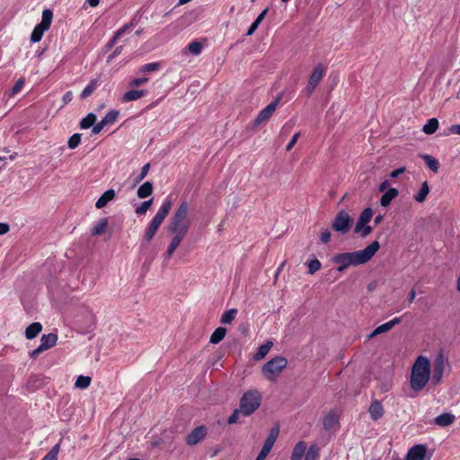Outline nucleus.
I'll return each instance as SVG.
<instances>
[{"instance_id": "f257e3e1", "label": "nucleus", "mask_w": 460, "mask_h": 460, "mask_svg": "<svg viewBox=\"0 0 460 460\" xmlns=\"http://www.w3.org/2000/svg\"><path fill=\"white\" fill-rule=\"evenodd\" d=\"M379 248V242L374 241L363 250L335 254L332 261L339 265L337 270L341 272L351 265L358 266L367 263L374 257Z\"/></svg>"}, {"instance_id": "f03ea898", "label": "nucleus", "mask_w": 460, "mask_h": 460, "mask_svg": "<svg viewBox=\"0 0 460 460\" xmlns=\"http://www.w3.org/2000/svg\"><path fill=\"white\" fill-rule=\"evenodd\" d=\"M430 378V362L428 358L419 356L411 367L410 385L412 391H422Z\"/></svg>"}, {"instance_id": "7ed1b4c3", "label": "nucleus", "mask_w": 460, "mask_h": 460, "mask_svg": "<svg viewBox=\"0 0 460 460\" xmlns=\"http://www.w3.org/2000/svg\"><path fill=\"white\" fill-rule=\"evenodd\" d=\"M172 198L168 196L163 201V204L161 205L158 211L156 212L155 217L152 218L147 228L146 229L144 238L146 242H150L154 238L157 230L159 229L162 223L164 222V218L169 214V212L172 208Z\"/></svg>"}, {"instance_id": "20e7f679", "label": "nucleus", "mask_w": 460, "mask_h": 460, "mask_svg": "<svg viewBox=\"0 0 460 460\" xmlns=\"http://www.w3.org/2000/svg\"><path fill=\"white\" fill-rule=\"evenodd\" d=\"M189 213V204L187 201H182L179 208L174 212L173 216L171 218L170 224L168 225V232L174 233V231H181L184 227H186V232H188L190 226V221L188 218Z\"/></svg>"}, {"instance_id": "39448f33", "label": "nucleus", "mask_w": 460, "mask_h": 460, "mask_svg": "<svg viewBox=\"0 0 460 460\" xmlns=\"http://www.w3.org/2000/svg\"><path fill=\"white\" fill-rule=\"evenodd\" d=\"M261 395L257 390L245 392L240 399L241 414L248 417L252 415L261 405Z\"/></svg>"}, {"instance_id": "423d86ee", "label": "nucleus", "mask_w": 460, "mask_h": 460, "mask_svg": "<svg viewBox=\"0 0 460 460\" xmlns=\"http://www.w3.org/2000/svg\"><path fill=\"white\" fill-rule=\"evenodd\" d=\"M287 366V358L277 356L263 365L261 373L267 380L276 381Z\"/></svg>"}, {"instance_id": "0eeeda50", "label": "nucleus", "mask_w": 460, "mask_h": 460, "mask_svg": "<svg viewBox=\"0 0 460 460\" xmlns=\"http://www.w3.org/2000/svg\"><path fill=\"white\" fill-rule=\"evenodd\" d=\"M52 11L49 9H45L42 12L41 22L34 27L31 34V42L36 43L41 40L44 32L49 29L52 22Z\"/></svg>"}, {"instance_id": "6e6552de", "label": "nucleus", "mask_w": 460, "mask_h": 460, "mask_svg": "<svg viewBox=\"0 0 460 460\" xmlns=\"http://www.w3.org/2000/svg\"><path fill=\"white\" fill-rule=\"evenodd\" d=\"M447 365H448L447 358L442 352H439L434 359L432 375L430 374L431 382L434 385L441 383Z\"/></svg>"}, {"instance_id": "1a4fd4ad", "label": "nucleus", "mask_w": 460, "mask_h": 460, "mask_svg": "<svg viewBox=\"0 0 460 460\" xmlns=\"http://www.w3.org/2000/svg\"><path fill=\"white\" fill-rule=\"evenodd\" d=\"M280 100L281 96L278 95L270 103L263 108L254 119L253 126L258 127L261 124L267 122L275 112Z\"/></svg>"}, {"instance_id": "9d476101", "label": "nucleus", "mask_w": 460, "mask_h": 460, "mask_svg": "<svg viewBox=\"0 0 460 460\" xmlns=\"http://www.w3.org/2000/svg\"><path fill=\"white\" fill-rule=\"evenodd\" d=\"M58 335L55 333L44 334L40 338V344L31 352L30 356L32 358H36L43 351L54 347L57 344Z\"/></svg>"}, {"instance_id": "9b49d317", "label": "nucleus", "mask_w": 460, "mask_h": 460, "mask_svg": "<svg viewBox=\"0 0 460 460\" xmlns=\"http://www.w3.org/2000/svg\"><path fill=\"white\" fill-rule=\"evenodd\" d=\"M351 225V220L349 214L345 211H341L332 222V229L336 232L346 234Z\"/></svg>"}, {"instance_id": "f8f14e48", "label": "nucleus", "mask_w": 460, "mask_h": 460, "mask_svg": "<svg viewBox=\"0 0 460 460\" xmlns=\"http://www.w3.org/2000/svg\"><path fill=\"white\" fill-rule=\"evenodd\" d=\"M279 434V428L278 425L273 427L270 429V434H269L268 438H266L261 452L259 453L260 460L265 459L267 457V456L270 454V450L272 449V447L278 438Z\"/></svg>"}, {"instance_id": "ddd939ff", "label": "nucleus", "mask_w": 460, "mask_h": 460, "mask_svg": "<svg viewBox=\"0 0 460 460\" xmlns=\"http://www.w3.org/2000/svg\"><path fill=\"white\" fill-rule=\"evenodd\" d=\"M173 234H174V236L172 237V239L164 253L166 261H169L172 258L173 252H175V250L180 245L181 242L183 240V238L187 234L186 227H184L181 231H180V230L174 231Z\"/></svg>"}, {"instance_id": "4468645a", "label": "nucleus", "mask_w": 460, "mask_h": 460, "mask_svg": "<svg viewBox=\"0 0 460 460\" xmlns=\"http://www.w3.org/2000/svg\"><path fill=\"white\" fill-rule=\"evenodd\" d=\"M426 446L422 444H417L408 450L405 460H429V457L426 459Z\"/></svg>"}, {"instance_id": "2eb2a0df", "label": "nucleus", "mask_w": 460, "mask_h": 460, "mask_svg": "<svg viewBox=\"0 0 460 460\" xmlns=\"http://www.w3.org/2000/svg\"><path fill=\"white\" fill-rule=\"evenodd\" d=\"M207 435V428L199 426L195 428L187 437L186 443L189 446H194L201 441Z\"/></svg>"}, {"instance_id": "dca6fc26", "label": "nucleus", "mask_w": 460, "mask_h": 460, "mask_svg": "<svg viewBox=\"0 0 460 460\" xmlns=\"http://www.w3.org/2000/svg\"><path fill=\"white\" fill-rule=\"evenodd\" d=\"M401 322H402V317H395L393 320L386 322V323L379 325L378 327H376L370 334H368L367 338L372 339V338L376 337V335L389 332L396 324L400 323Z\"/></svg>"}, {"instance_id": "f3484780", "label": "nucleus", "mask_w": 460, "mask_h": 460, "mask_svg": "<svg viewBox=\"0 0 460 460\" xmlns=\"http://www.w3.org/2000/svg\"><path fill=\"white\" fill-rule=\"evenodd\" d=\"M368 412L370 418L373 420H379L384 415V408L382 403L377 400L373 401L368 408Z\"/></svg>"}, {"instance_id": "a211bd4d", "label": "nucleus", "mask_w": 460, "mask_h": 460, "mask_svg": "<svg viewBox=\"0 0 460 460\" xmlns=\"http://www.w3.org/2000/svg\"><path fill=\"white\" fill-rule=\"evenodd\" d=\"M325 72H326V70L324 69L323 65L322 64H318L314 67V69L313 70V72H312V74H311V75L309 77L308 83H310L311 84H314V85L318 86V84H320V82L323 78V76L325 75Z\"/></svg>"}, {"instance_id": "6ab92c4d", "label": "nucleus", "mask_w": 460, "mask_h": 460, "mask_svg": "<svg viewBox=\"0 0 460 460\" xmlns=\"http://www.w3.org/2000/svg\"><path fill=\"white\" fill-rule=\"evenodd\" d=\"M339 423V414L332 411L328 412L323 418V425L326 430L332 429L334 426Z\"/></svg>"}, {"instance_id": "aec40b11", "label": "nucleus", "mask_w": 460, "mask_h": 460, "mask_svg": "<svg viewBox=\"0 0 460 460\" xmlns=\"http://www.w3.org/2000/svg\"><path fill=\"white\" fill-rule=\"evenodd\" d=\"M147 92L146 90H129L126 92L122 96L123 102H128L132 101L138 100L144 96H146Z\"/></svg>"}, {"instance_id": "412c9836", "label": "nucleus", "mask_w": 460, "mask_h": 460, "mask_svg": "<svg viewBox=\"0 0 460 460\" xmlns=\"http://www.w3.org/2000/svg\"><path fill=\"white\" fill-rule=\"evenodd\" d=\"M115 198V190L111 189L106 190L96 201L95 207L100 209L104 208L110 201Z\"/></svg>"}, {"instance_id": "4be33fe9", "label": "nucleus", "mask_w": 460, "mask_h": 460, "mask_svg": "<svg viewBox=\"0 0 460 460\" xmlns=\"http://www.w3.org/2000/svg\"><path fill=\"white\" fill-rule=\"evenodd\" d=\"M456 420V416L452 413H442L437 416L434 420L435 424L440 427H447L453 424Z\"/></svg>"}, {"instance_id": "5701e85b", "label": "nucleus", "mask_w": 460, "mask_h": 460, "mask_svg": "<svg viewBox=\"0 0 460 460\" xmlns=\"http://www.w3.org/2000/svg\"><path fill=\"white\" fill-rule=\"evenodd\" d=\"M306 448L307 446L305 441L296 443L292 451L290 460H302L303 456L305 455Z\"/></svg>"}, {"instance_id": "b1692460", "label": "nucleus", "mask_w": 460, "mask_h": 460, "mask_svg": "<svg viewBox=\"0 0 460 460\" xmlns=\"http://www.w3.org/2000/svg\"><path fill=\"white\" fill-rule=\"evenodd\" d=\"M399 195V191L395 188H390L387 190L380 199V205L382 207H388L392 200Z\"/></svg>"}, {"instance_id": "393cba45", "label": "nucleus", "mask_w": 460, "mask_h": 460, "mask_svg": "<svg viewBox=\"0 0 460 460\" xmlns=\"http://www.w3.org/2000/svg\"><path fill=\"white\" fill-rule=\"evenodd\" d=\"M133 27V23H128L123 25L120 29H119L112 38L110 40V41L107 43L106 47L107 49H111L118 41V40L128 31H129Z\"/></svg>"}, {"instance_id": "a878e982", "label": "nucleus", "mask_w": 460, "mask_h": 460, "mask_svg": "<svg viewBox=\"0 0 460 460\" xmlns=\"http://www.w3.org/2000/svg\"><path fill=\"white\" fill-rule=\"evenodd\" d=\"M109 225L107 217L101 218L98 223L92 228L91 234L93 236L101 235L105 233Z\"/></svg>"}, {"instance_id": "bb28decb", "label": "nucleus", "mask_w": 460, "mask_h": 460, "mask_svg": "<svg viewBox=\"0 0 460 460\" xmlns=\"http://www.w3.org/2000/svg\"><path fill=\"white\" fill-rule=\"evenodd\" d=\"M41 330H42V325L40 323L35 322V323H31L25 330L26 339L31 340V339L35 338L41 332Z\"/></svg>"}, {"instance_id": "cd10ccee", "label": "nucleus", "mask_w": 460, "mask_h": 460, "mask_svg": "<svg viewBox=\"0 0 460 460\" xmlns=\"http://www.w3.org/2000/svg\"><path fill=\"white\" fill-rule=\"evenodd\" d=\"M100 85V80L98 78H94L90 81V83L84 87V89L81 93V98L86 99L97 89Z\"/></svg>"}, {"instance_id": "c85d7f7f", "label": "nucleus", "mask_w": 460, "mask_h": 460, "mask_svg": "<svg viewBox=\"0 0 460 460\" xmlns=\"http://www.w3.org/2000/svg\"><path fill=\"white\" fill-rule=\"evenodd\" d=\"M153 192V184L150 181L144 182L137 190V195L139 199L149 197Z\"/></svg>"}, {"instance_id": "c756f323", "label": "nucleus", "mask_w": 460, "mask_h": 460, "mask_svg": "<svg viewBox=\"0 0 460 460\" xmlns=\"http://www.w3.org/2000/svg\"><path fill=\"white\" fill-rule=\"evenodd\" d=\"M429 193V186L428 184V181H424L421 185L420 190H419V192L417 194L414 195L413 199L417 202L422 203L426 200Z\"/></svg>"}, {"instance_id": "7c9ffc66", "label": "nucleus", "mask_w": 460, "mask_h": 460, "mask_svg": "<svg viewBox=\"0 0 460 460\" xmlns=\"http://www.w3.org/2000/svg\"><path fill=\"white\" fill-rule=\"evenodd\" d=\"M226 330L224 327H217L210 336L209 342L212 344L219 343L226 336Z\"/></svg>"}, {"instance_id": "2f4dec72", "label": "nucleus", "mask_w": 460, "mask_h": 460, "mask_svg": "<svg viewBox=\"0 0 460 460\" xmlns=\"http://www.w3.org/2000/svg\"><path fill=\"white\" fill-rule=\"evenodd\" d=\"M96 115L93 113H89L87 116H85L84 119L80 121V128L82 129H87L93 127L96 121Z\"/></svg>"}, {"instance_id": "473e14b6", "label": "nucleus", "mask_w": 460, "mask_h": 460, "mask_svg": "<svg viewBox=\"0 0 460 460\" xmlns=\"http://www.w3.org/2000/svg\"><path fill=\"white\" fill-rule=\"evenodd\" d=\"M271 346H272L271 341H268L267 343L261 345L258 348V350L254 355V359L255 360L262 359L269 353Z\"/></svg>"}, {"instance_id": "72a5a7b5", "label": "nucleus", "mask_w": 460, "mask_h": 460, "mask_svg": "<svg viewBox=\"0 0 460 460\" xmlns=\"http://www.w3.org/2000/svg\"><path fill=\"white\" fill-rule=\"evenodd\" d=\"M438 128V120L436 118L429 119L423 127V131L428 134H433Z\"/></svg>"}, {"instance_id": "f704fd0d", "label": "nucleus", "mask_w": 460, "mask_h": 460, "mask_svg": "<svg viewBox=\"0 0 460 460\" xmlns=\"http://www.w3.org/2000/svg\"><path fill=\"white\" fill-rule=\"evenodd\" d=\"M425 161L427 166L434 172H437L439 168V163L437 159L429 155H423L421 156Z\"/></svg>"}, {"instance_id": "c9c22d12", "label": "nucleus", "mask_w": 460, "mask_h": 460, "mask_svg": "<svg viewBox=\"0 0 460 460\" xmlns=\"http://www.w3.org/2000/svg\"><path fill=\"white\" fill-rule=\"evenodd\" d=\"M236 314H237V309L234 308V309L226 311L220 318L221 323H224V324L230 323L235 318Z\"/></svg>"}, {"instance_id": "e433bc0d", "label": "nucleus", "mask_w": 460, "mask_h": 460, "mask_svg": "<svg viewBox=\"0 0 460 460\" xmlns=\"http://www.w3.org/2000/svg\"><path fill=\"white\" fill-rule=\"evenodd\" d=\"M203 49V45L201 42L198 40H193L188 44L189 51L195 56H198L201 53Z\"/></svg>"}, {"instance_id": "4c0bfd02", "label": "nucleus", "mask_w": 460, "mask_h": 460, "mask_svg": "<svg viewBox=\"0 0 460 460\" xmlns=\"http://www.w3.org/2000/svg\"><path fill=\"white\" fill-rule=\"evenodd\" d=\"M118 117L119 111L116 110H111L102 119V120L107 126L113 124L117 120Z\"/></svg>"}, {"instance_id": "58836bf2", "label": "nucleus", "mask_w": 460, "mask_h": 460, "mask_svg": "<svg viewBox=\"0 0 460 460\" xmlns=\"http://www.w3.org/2000/svg\"><path fill=\"white\" fill-rule=\"evenodd\" d=\"M319 456V448L315 445H312L306 450L305 460H316Z\"/></svg>"}, {"instance_id": "ea45409f", "label": "nucleus", "mask_w": 460, "mask_h": 460, "mask_svg": "<svg viewBox=\"0 0 460 460\" xmlns=\"http://www.w3.org/2000/svg\"><path fill=\"white\" fill-rule=\"evenodd\" d=\"M307 267L308 273L313 275L321 269L322 263L318 259L314 258L307 262Z\"/></svg>"}, {"instance_id": "a19ab883", "label": "nucleus", "mask_w": 460, "mask_h": 460, "mask_svg": "<svg viewBox=\"0 0 460 460\" xmlns=\"http://www.w3.org/2000/svg\"><path fill=\"white\" fill-rule=\"evenodd\" d=\"M91 384V377L85 376H79L75 381V386L81 389L87 388Z\"/></svg>"}, {"instance_id": "79ce46f5", "label": "nucleus", "mask_w": 460, "mask_h": 460, "mask_svg": "<svg viewBox=\"0 0 460 460\" xmlns=\"http://www.w3.org/2000/svg\"><path fill=\"white\" fill-rule=\"evenodd\" d=\"M161 68V64L159 62H152L145 64L141 66L140 72L142 73H149L153 71H157Z\"/></svg>"}, {"instance_id": "37998d69", "label": "nucleus", "mask_w": 460, "mask_h": 460, "mask_svg": "<svg viewBox=\"0 0 460 460\" xmlns=\"http://www.w3.org/2000/svg\"><path fill=\"white\" fill-rule=\"evenodd\" d=\"M80 142H81V134L75 133L69 137V139L67 141V146L69 149H75L79 146Z\"/></svg>"}, {"instance_id": "c03bdc74", "label": "nucleus", "mask_w": 460, "mask_h": 460, "mask_svg": "<svg viewBox=\"0 0 460 460\" xmlns=\"http://www.w3.org/2000/svg\"><path fill=\"white\" fill-rule=\"evenodd\" d=\"M373 217V210L370 208H365L359 215L360 224L365 223L366 225L369 223Z\"/></svg>"}, {"instance_id": "a18cd8bd", "label": "nucleus", "mask_w": 460, "mask_h": 460, "mask_svg": "<svg viewBox=\"0 0 460 460\" xmlns=\"http://www.w3.org/2000/svg\"><path fill=\"white\" fill-rule=\"evenodd\" d=\"M59 444H56L41 460H58Z\"/></svg>"}, {"instance_id": "49530a36", "label": "nucleus", "mask_w": 460, "mask_h": 460, "mask_svg": "<svg viewBox=\"0 0 460 460\" xmlns=\"http://www.w3.org/2000/svg\"><path fill=\"white\" fill-rule=\"evenodd\" d=\"M152 202H153L152 199H149V200H146V201L142 202V204L136 208V210H135L136 214L137 215H144V214H146V211L151 207Z\"/></svg>"}, {"instance_id": "de8ad7c7", "label": "nucleus", "mask_w": 460, "mask_h": 460, "mask_svg": "<svg viewBox=\"0 0 460 460\" xmlns=\"http://www.w3.org/2000/svg\"><path fill=\"white\" fill-rule=\"evenodd\" d=\"M149 168H150V164H146L142 169H141V172L137 176V178L135 179V182H134V185H137V183H139L140 181H142L145 177L147 175L148 173V171H149Z\"/></svg>"}, {"instance_id": "09e8293b", "label": "nucleus", "mask_w": 460, "mask_h": 460, "mask_svg": "<svg viewBox=\"0 0 460 460\" xmlns=\"http://www.w3.org/2000/svg\"><path fill=\"white\" fill-rule=\"evenodd\" d=\"M24 83H25L24 79L20 78L13 86L12 91H11V95H16L17 93H19L22 91V89L24 85Z\"/></svg>"}, {"instance_id": "8fccbe9b", "label": "nucleus", "mask_w": 460, "mask_h": 460, "mask_svg": "<svg viewBox=\"0 0 460 460\" xmlns=\"http://www.w3.org/2000/svg\"><path fill=\"white\" fill-rule=\"evenodd\" d=\"M148 82V77H139V78H134L132 79L128 85L130 87H137V86H140L142 84H145L146 83Z\"/></svg>"}, {"instance_id": "3c124183", "label": "nucleus", "mask_w": 460, "mask_h": 460, "mask_svg": "<svg viewBox=\"0 0 460 460\" xmlns=\"http://www.w3.org/2000/svg\"><path fill=\"white\" fill-rule=\"evenodd\" d=\"M241 414L240 408L235 409L228 418V424H234L238 421L239 415Z\"/></svg>"}, {"instance_id": "603ef678", "label": "nucleus", "mask_w": 460, "mask_h": 460, "mask_svg": "<svg viewBox=\"0 0 460 460\" xmlns=\"http://www.w3.org/2000/svg\"><path fill=\"white\" fill-rule=\"evenodd\" d=\"M299 137H300V133L299 132H296V133L294 134V136L292 137L291 140L289 141V143L286 146V150L287 151H290L293 148V146L297 142Z\"/></svg>"}, {"instance_id": "864d4df0", "label": "nucleus", "mask_w": 460, "mask_h": 460, "mask_svg": "<svg viewBox=\"0 0 460 460\" xmlns=\"http://www.w3.org/2000/svg\"><path fill=\"white\" fill-rule=\"evenodd\" d=\"M104 127H106V125L102 120L99 121L98 123H94L92 129L93 134H99L104 128Z\"/></svg>"}, {"instance_id": "5fc2aeb1", "label": "nucleus", "mask_w": 460, "mask_h": 460, "mask_svg": "<svg viewBox=\"0 0 460 460\" xmlns=\"http://www.w3.org/2000/svg\"><path fill=\"white\" fill-rule=\"evenodd\" d=\"M320 240L323 243H327L331 240V233L329 230H324L321 233Z\"/></svg>"}, {"instance_id": "6e6d98bb", "label": "nucleus", "mask_w": 460, "mask_h": 460, "mask_svg": "<svg viewBox=\"0 0 460 460\" xmlns=\"http://www.w3.org/2000/svg\"><path fill=\"white\" fill-rule=\"evenodd\" d=\"M316 87H317L316 85L307 83V85L303 90V92L305 93L306 97H310L312 95V93L314 92V90L316 89Z\"/></svg>"}, {"instance_id": "4d7b16f0", "label": "nucleus", "mask_w": 460, "mask_h": 460, "mask_svg": "<svg viewBox=\"0 0 460 460\" xmlns=\"http://www.w3.org/2000/svg\"><path fill=\"white\" fill-rule=\"evenodd\" d=\"M122 50H123L122 46H119V47L115 48V49L112 51V53L108 57V61H111L113 58H115L116 57H118L119 55H120Z\"/></svg>"}, {"instance_id": "13d9d810", "label": "nucleus", "mask_w": 460, "mask_h": 460, "mask_svg": "<svg viewBox=\"0 0 460 460\" xmlns=\"http://www.w3.org/2000/svg\"><path fill=\"white\" fill-rule=\"evenodd\" d=\"M405 172V167H400L391 172L390 176L392 178H397Z\"/></svg>"}, {"instance_id": "bf43d9fd", "label": "nucleus", "mask_w": 460, "mask_h": 460, "mask_svg": "<svg viewBox=\"0 0 460 460\" xmlns=\"http://www.w3.org/2000/svg\"><path fill=\"white\" fill-rule=\"evenodd\" d=\"M73 100V93L72 92H66L62 98V102L64 104L69 103Z\"/></svg>"}, {"instance_id": "052dcab7", "label": "nucleus", "mask_w": 460, "mask_h": 460, "mask_svg": "<svg viewBox=\"0 0 460 460\" xmlns=\"http://www.w3.org/2000/svg\"><path fill=\"white\" fill-rule=\"evenodd\" d=\"M10 230V226L6 223H0V235L8 233Z\"/></svg>"}, {"instance_id": "680f3d73", "label": "nucleus", "mask_w": 460, "mask_h": 460, "mask_svg": "<svg viewBox=\"0 0 460 460\" xmlns=\"http://www.w3.org/2000/svg\"><path fill=\"white\" fill-rule=\"evenodd\" d=\"M372 232V227L370 226L365 225V226L362 229L361 236L366 237Z\"/></svg>"}, {"instance_id": "e2e57ef3", "label": "nucleus", "mask_w": 460, "mask_h": 460, "mask_svg": "<svg viewBox=\"0 0 460 460\" xmlns=\"http://www.w3.org/2000/svg\"><path fill=\"white\" fill-rule=\"evenodd\" d=\"M450 131L453 134L460 135V124L452 125L450 128Z\"/></svg>"}, {"instance_id": "0e129e2a", "label": "nucleus", "mask_w": 460, "mask_h": 460, "mask_svg": "<svg viewBox=\"0 0 460 460\" xmlns=\"http://www.w3.org/2000/svg\"><path fill=\"white\" fill-rule=\"evenodd\" d=\"M365 225H366L365 223H361L360 224V220L358 219L357 224H356V226H355V232L356 233H361L363 227L365 226Z\"/></svg>"}, {"instance_id": "69168bd1", "label": "nucleus", "mask_w": 460, "mask_h": 460, "mask_svg": "<svg viewBox=\"0 0 460 460\" xmlns=\"http://www.w3.org/2000/svg\"><path fill=\"white\" fill-rule=\"evenodd\" d=\"M388 185H389L388 181H384L383 182H381V184L378 187L379 191H381V192L385 191Z\"/></svg>"}, {"instance_id": "338daca9", "label": "nucleus", "mask_w": 460, "mask_h": 460, "mask_svg": "<svg viewBox=\"0 0 460 460\" xmlns=\"http://www.w3.org/2000/svg\"><path fill=\"white\" fill-rule=\"evenodd\" d=\"M416 297V293L414 289H411V292L408 295V302L409 304H411Z\"/></svg>"}, {"instance_id": "774afa93", "label": "nucleus", "mask_w": 460, "mask_h": 460, "mask_svg": "<svg viewBox=\"0 0 460 460\" xmlns=\"http://www.w3.org/2000/svg\"><path fill=\"white\" fill-rule=\"evenodd\" d=\"M268 12V9H264L256 18V20L260 22H261L263 21V19L265 18V15Z\"/></svg>"}]
</instances>
